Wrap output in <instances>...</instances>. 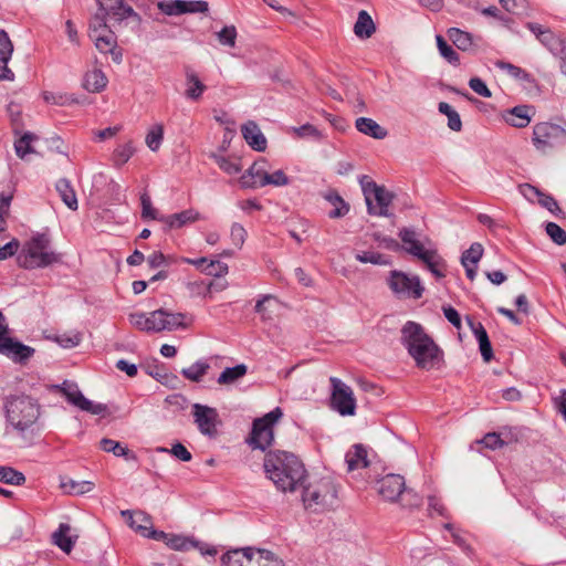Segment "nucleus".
Masks as SVG:
<instances>
[{"label":"nucleus","instance_id":"f257e3e1","mask_svg":"<svg viewBox=\"0 0 566 566\" xmlns=\"http://www.w3.org/2000/svg\"><path fill=\"white\" fill-rule=\"evenodd\" d=\"M266 476L282 492H294L307 478L303 462L293 453L269 451L263 463Z\"/></svg>","mask_w":566,"mask_h":566},{"label":"nucleus","instance_id":"f03ea898","mask_svg":"<svg viewBox=\"0 0 566 566\" xmlns=\"http://www.w3.org/2000/svg\"><path fill=\"white\" fill-rule=\"evenodd\" d=\"M345 461L348 471L366 468V481L370 489L374 490L384 500H387V491L389 490V473L385 462L380 460L368 459V453L363 444H354L346 452Z\"/></svg>","mask_w":566,"mask_h":566},{"label":"nucleus","instance_id":"7ed1b4c3","mask_svg":"<svg viewBox=\"0 0 566 566\" xmlns=\"http://www.w3.org/2000/svg\"><path fill=\"white\" fill-rule=\"evenodd\" d=\"M400 243L391 239V249L403 252L420 260L426 268L438 279L446 276V261L436 249H427L420 241L419 233L410 228H402L398 232Z\"/></svg>","mask_w":566,"mask_h":566},{"label":"nucleus","instance_id":"20e7f679","mask_svg":"<svg viewBox=\"0 0 566 566\" xmlns=\"http://www.w3.org/2000/svg\"><path fill=\"white\" fill-rule=\"evenodd\" d=\"M4 410L7 421L19 432L31 429L41 415L38 400L24 394L6 397Z\"/></svg>","mask_w":566,"mask_h":566},{"label":"nucleus","instance_id":"39448f33","mask_svg":"<svg viewBox=\"0 0 566 566\" xmlns=\"http://www.w3.org/2000/svg\"><path fill=\"white\" fill-rule=\"evenodd\" d=\"M51 240L44 233L32 237L18 255L20 268L32 270L60 263L62 256L50 249Z\"/></svg>","mask_w":566,"mask_h":566},{"label":"nucleus","instance_id":"423d86ee","mask_svg":"<svg viewBox=\"0 0 566 566\" xmlns=\"http://www.w3.org/2000/svg\"><path fill=\"white\" fill-rule=\"evenodd\" d=\"M302 501L306 510L323 512L334 506L337 499V490L329 476L315 478L303 484Z\"/></svg>","mask_w":566,"mask_h":566},{"label":"nucleus","instance_id":"0eeeda50","mask_svg":"<svg viewBox=\"0 0 566 566\" xmlns=\"http://www.w3.org/2000/svg\"><path fill=\"white\" fill-rule=\"evenodd\" d=\"M222 566H284L283 560L265 549L234 548L221 557Z\"/></svg>","mask_w":566,"mask_h":566},{"label":"nucleus","instance_id":"6e6552de","mask_svg":"<svg viewBox=\"0 0 566 566\" xmlns=\"http://www.w3.org/2000/svg\"><path fill=\"white\" fill-rule=\"evenodd\" d=\"M532 144L542 155L566 146V128L549 122L536 123L533 126Z\"/></svg>","mask_w":566,"mask_h":566},{"label":"nucleus","instance_id":"1a4fd4ad","mask_svg":"<svg viewBox=\"0 0 566 566\" xmlns=\"http://www.w3.org/2000/svg\"><path fill=\"white\" fill-rule=\"evenodd\" d=\"M283 416V411L280 407L274 408L261 418L253 421L252 430L247 439V442L253 449H260L264 451L270 447L274 439L273 426Z\"/></svg>","mask_w":566,"mask_h":566},{"label":"nucleus","instance_id":"9d476101","mask_svg":"<svg viewBox=\"0 0 566 566\" xmlns=\"http://www.w3.org/2000/svg\"><path fill=\"white\" fill-rule=\"evenodd\" d=\"M391 292L400 300H418L422 296L424 287L418 275H410L402 271L391 270Z\"/></svg>","mask_w":566,"mask_h":566},{"label":"nucleus","instance_id":"9b49d317","mask_svg":"<svg viewBox=\"0 0 566 566\" xmlns=\"http://www.w3.org/2000/svg\"><path fill=\"white\" fill-rule=\"evenodd\" d=\"M360 184L369 214L387 216L389 198L385 188L378 186L368 176H363Z\"/></svg>","mask_w":566,"mask_h":566},{"label":"nucleus","instance_id":"f8f14e48","mask_svg":"<svg viewBox=\"0 0 566 566\" xmlns=\"http://www.w3.org/2000/svg\"><path fill=\"white\" fill-rule=\"evenodd\" d=\"M332 395L331 408L340 416H354L356 412V399L353 389L336 377H331Z\"/></svg>","mask_w":566,"mask_h":566},{"label":"nucleus","instance_id":"ddd939ff","mask_svg":"<svg viewBox=\"0 0 566 566\" xmlns=\"http://www.w3.org/2000/svg\"><path fill=\"white\" fill-rule=\"evenodd\" d=\"M421 502L422 497L406 485L402 475L391 473V504H397L400 509L411 511L418 509Z\"/></svg>","mask_w":566,"mask_h":566},{"label":"nucleus","instance_id":"4468645a","mask_svg":"<svg viewBox=\"0 0 566 566\" xmlns=\"http://www.w3.org/2000/svg\"><path fill=\"white\" fill-rule=\"evenodd\" d=\"M526 28L535 35L542 45H544L554 55L560 59L566 53V34L555 33L549 28L539 23L527 22Z\"/></svg>","mask_w":566,"mask_h":566},{"label":"nucleus","instance_id":"2eb2a0df","mask_svg":"<svg viewBox=\"0 0 566 566\" xmlns=\"http://www.w3.org/2000/svg\"><path fill=\"white\" fill-rule=\"evenodd\" d=\"M408 354L415 360L416 366L424 370L439 368L443 361V353L434 340L429 342V344H421L413 348V350H408Z\"/></svg>","mask_w":566,"mask_h":566},{"label":"nucleus","instance_id":"dca6fc26","mask_svg":"<svg viewBox=\"0 0 566 566\" xmlns=\"http://www.w3.org/2000/svg\"><path fill=\"white\" fill-rule=\"evenodd\" d=\"M192 416L195 423L203 436L209 438L217 437V426L220 423L217 409L206 405L195 403L192 406Z\"/></svg>","mask_w":566,"mask_h":566},{"label":"nucleus","instance_id":"f3484780","mask_svg":"<svg viewBox=\"0 0 566 566\" xmlns=\"http://www.w3.org/2000/svg\"><path fill=\"white\" fill-rule=\"evenodd\" d=\"M34 348L10 337L9 334L0 339V354L9 357L14 363L25 364L34 355Z\"/></svg>","mask_w":566,"mask_h":566},{"label":"nucleus","instance_id":"a211bd4d","mask_svg":"<svg viewBox=\"0 0 566 566\" xmlns=\"http://www.w3.org/2000/svg\"><path fill=\"white\" fill-rule=\"evenodd\" d=\"M432 340V337L426 333L422 325L413 321H408L401 328V342L407 350H413V348L421 344H429Z\"/></svg>","mask_w":566,"mask_h":566},{"label":"nucleus","instance_id":"6ab92c4d","mask_svg":"<svg viewBox=\"0 0 566 566\" xmlns=\"http://www.w3.org/2000/svg\"><path fill=\"white\" fill-rule=\"evenodd\" d=\"M99 11L104 14L114 18L116 21H123L129 17L139 18L132 6L127 4L125 0H96Z\"/></svg>","mask_w":566,"mask_h":566},{"label":"nucleus","instance_id":"aec40b11","mask_svg":"<svg viewBox=\"0 0 566 566\" xmlns=\"http://www.w3.org/2000/svg\"><path fill=\"white\" fill-rule=\"evenodd\" d=\"M266 170V160L261 158L255 160L252 166L241 177V184L245 188H258L266 186L265 177H269Z\"/></svg>","mask_w":566,"mask_h":566},{"label":"nucleus","instance_id":"412c9836","mask_svg":"<svg viewBox=\"0 0 566 566\" xmlns=\"http://www.w3.org/2000/svg\"><path fill=\"white\" fill-rule=\"evenodd\" d=\"M13 52V44L4 30H0V80L13 81L14 73L8 67Z\"/></svg>","mask_w":566,"mask_h":566},{"label":"nucleus","instance_id":"4be33fe9","mask_svg":"<svg viewBox=\"0 0 566 566\" xmlns=\"http://www.w3.org/2000/svg\"><path fill=\"white\" fill-rule=\"evenodd\" d=\"M534 115L535 109L533 106L518 105L507 111L504 118L509 125L516 128H524L528 126Z\"/></svg>","mask_w":566,"mask_h":566},{"label":"nucleus","instance_id":"5701e85b","mask_svg":"<svg viewBox=\"0 0 566 566\" xmlns=\"http://www.w3.org/2000/svg\"><path fill=\"white\" fill-rule=\"evenodd\" d=\"M242 136L247 144L256 151L266 149V138L255 122L249 120L241 128Z\"/></svg>","mask_w":566,"mask_h":566},{"label":"nucleus","instance_id":"b1692460","mask_svg":"<svg viewBox=\"0 0 566 566\" xmlns=\"http://www.w3.org/2000/svg\"><path fill=\"white\" fill-rule=\"evenodd\" d=\"M184 70L187 86L185 95L189 99L198 101L202 96L207 86L200 81L197 73L190 66L187 65Z\"/></svg>","mask_w":566,"mask_h":566},{"label":"nucleus","instance_id":"393cba45","mask_svg":"<svg viewBox=\"0 0 566 566\" xmlns=\"http://www.w3.org/2000/svg\"><path fill=\"white\" fill-rule=\"evenodd\" d=\"M200 219V213L193 209L184 210L179 213H174L160 218V222L167 226V230L178 229L187 223L195 222Z\"/></svg>","mask_w":566,"mask_h":566},{"label":"nucleus","instance_id":"a878e982","mask_svg":"<svg viewBox=\"0 0 566 566\" xmlns=\"http://www.w3.org/2000/svg\"><path fill=\"white\" fill-rule=\"evenodd\" d=\"M524 195L532 199L535 197L538 201V203L546 208L549 212L557 216L558 213H562V209L559 208L557 201L551 196L546 195L542 191H539L536 187L531 185L524 186Z\"/></svg>","mask_w":566,"mask_h":566},{"label":"nucleus","instance_id":"bb28decb","mask_svg":"<svg viewBox=\"0 0 566 566\" xmlns=\"http://www.w3.org/2000/svg\"><path fill=\"white\" fill-rule=\"evenodd\" d=\"M376 32V25L374 23L370 14L360 10L358 12L357 20L354 24V33L358 39L366 40L371 38V35Z\"/></svg>","mask_w":566,"mask_h":566},{"label":"nucleus","instance_id":"cd10ccee","mask_svg":"<svg viewBox=\"0 0 566 566\" xmlns=\"http://www.w3.org/2000/svg\"><path fill=\"white\" fill-rule=\"evenodd\" d=\"M70 531L71 526L69 524L61 523L57 530L52 534V543L66 554L72 552L77 539V536L73 538L67 535Z\"/></svg>","mask_w":566,"mask_h":566},{"label":"nucleus","instance_id":"c85d7f7f","mask_svg":"<svg viewBox=\"0 0 566 566\" xmlns=\"http://www.w3.org/2000/svg\"><path fill=\"white\" fill-rule=\"evenodd\" d=\"M355 127L359 133L375 139H384L388 134L385 127L368 117H358L355 122Z\"/></svg>","mask_w":566,"mask_h":566},{"label":"nucleus","instance_id":"c756f323","mask_svg":"<svg viewBox=\"0 0 566 566\" xmlns=\"http://www.w3.org/2000/svg\"><path fill=\"white\" fill-rule=\"evenodd\" d=\"M324 199L334 208L328 212L331 219H339L345 217L349 211V205L335 190H328L324 195Z\"/></svg>","mask_w":566,"mask_h":566},{"label":"nucleus","instance_id":"7c9ffc66","mask_svg":"<svg viewBox=\"0 0 566 566\" xmlns=\"http://www.w3.org/2000/svg\"><path fill=\"white\" fill-rule=\"evenodd\" d=\"M107 77L101 70L86 72L83 80V87L91 93L102 92L107 85Z\"/></svg>","mask_w":566,"mask_h":566},{"label":"nucleus","instance_id":"2f4dec72","mask_svg":"<svg viewBox=\"0 0 566 566\" xmlns=\"http://www.w3.org/2000/svg\"><path fill=\"white\" fill-rule=\"evenodd\" d=\"M55 188L66 207L74 211L77 210L78 202L71 181L66 178H61L57 180Z\"/></svg>","mask_w":566,"mask_h":566},{"label":"nucleus","instance_id":"473e14b6","mask_svg":"<svg viewBox=\"0 0 566 566\" xmlns=\"http://www.w3.org/2000/svg\"><path fill=\"white\" fill-rule=\"evenodd\" d=\"M61 489L66 494L83 495L93 491L95 483L92 481H75L71 478L61 479Z\"/></svg>","mask_w":566,"mask_h":566},{"label":"nucleus","instance_id":"72a5a7b5","mask_svg":"<svg viewBox=\"0 0 566 566\" xmlns=\"http://www.w3.org/2000/svg\"><path fill=\"white\" fill-rule=\"evenodd\" d=\"M136 516L138 517V520L142 523H144V524H139L136 526L137 531H140L142 534L148 538H153L156 541H163L167 544L170 534L165 533L164 531L151 530L150 528L151 521H150V517L146 513L138 512V513H136Z\"/></svg>","mask_w":566,"mask_h":566},{"label":"nucleus","instance_id":"f704fd0d","mask_svg":"<svg viewBox=\"0 0 566 566\" xmlns=\"http://www.w3.org/2000/svg\"><path fill=\"white\" fill-rule=\"evenodd\" d=\"M52 389L62 392L66 400L77 408H80V405H82L81 398H85L78 390L77 385L67 380H64L61 385H53Z\"/></svg>","mask_w":566,"mask_h":566},{"label":"nucleus","instance_id":"c9c22d12","mask_svg":"<svg viewBox=\"0 0 566 566\" xmlns=\"http://www.w3.org/2000/svg\"><path fill=\"white\" fill-rule=\"evenodd\" d=\"M248 373V367L244 364H239L234 367H227L218 377L219 385H231L240 378L244 377Z\"/></svg>","mask_w":566,"mask_h":566},{"label":"nucleus","instance_id":"e433bc0d","mask_svg":"<svg viewBox=\"0 0 566 566\" xmlns=\"http://www.w3.org/2000/svg\"><path fill=\"white\" fill-rule=\"evenodd\" d=\"M38 140V136L33 133L25 132L19 139L14 142V150L19 158L24 159L27 155L34 154L32 142Z\"/></svg>","mask_w":566,"mask_h":566},{"label":"nucleus","instance_id":"4c0bfd02","mask_svg":"<svg viewBox=\"0 0 566 566\" xmlns=\"http://www.w3.org/2000/svg\"><path fill=\"white\" fill-rule=\"evenodd\" d=\"M199 542L195 541L192 537L178 535V534H170L167 546L175 551H181L186 552L192 548L199 547Z\"/></svg>","mask_w":566,"mask_h":566},{"label":"nucleus","instance_id":"58836bf2","mask_svg":"<svg viewBox=\"0 0 566 566\" xmlns=\"http://www.w3.org/2000/svg\"><path fill=\"white\" fill-rule=\"evenodd\" d=\"M91 38L94 40L95 46L101 53H108V51L117 44L116 36L112 30L98 34H91Z\"/></svg>","mask_w":566,"mask_h":566},{"label":"nucleus","instance_id":"ea45409f","mask_svg":"<svg viewBox=\"0 0 566 566\" xmlns=\"http://www.w3.org/2000/svg\"><path fill=\"white\" fill-rule=\"evenodd\" d=\"M210 365L207 361L198 360L188 368L181 370V375L191 381L199 382L208 373Z\"/></svg>","mask_w":566,"mask_h":566},{"label":"nucleus","instance_id":"a19ab883","mask_svg":"<svg viewBox=\"0 0 566 566\" xmlns=\"http://www.w3.org/2000/svg\"><path fill=\"white\" fill-rule=\"evenodd\" d=\"M438 109L441 114L448 117V127L453 132H460L462 128V122L459 113L448 103L440 102Z\"/></svg>","mask_w":566,"mask_h":566},{"label":"nucleus","instance_id":"79ce46f5","mask_svg":"<svg viewBox=\"0 0 566 566\" xmlns=\"http://www.w3.org/2000/svg\"><path fill=\"white\" fill-rule=\"evenodd\" d=\"M0 482L22 485L25 482V476L22 472L6 465H0Z\"/></svg>","mask_w":566,"mask_h":566},{"label":"nucleus","instance_id":"37998d69","mask_svg":"<svg viewBox=\"0 0 566 566\" xmlns=\"http://www.w3.org/2000/svg\"><path fill=\"white\" fill-rule=\"evenodd\" d=\"M448 36L459 50L467 51L472 45L471 35L458 28L449 29Z\"/></svg>","mask_w":566,"mask_h":566},{"label":"nucleus","instance_id":"c03bdc74","mask_svg":"<svg viewBox=\"0 0 566 566\" xmlns=\"http://www.w3.org/2000/svg\"><path fill=\"white\" fill-rule=\"evenodd\" d=\"M188 316L184 313H171L165 310V315H163L166 331H175L178 328H186L188 323H186V318Z\"/></svg>","mask_w":566,"mask_h":566},{"label":"nucleus","instance_id":"a18cd8bd","mask_svg":"<svg viewBox=\"0 0 566 566\" xmlns=\"http://www.w3.org/2000/svg\"><path fill=\"white\" fill-rule=\"evenodd\" d=\"M135 147L132 142L119 145L113 153L114 165L120 167L125 165L134 155Z\"/></svg>","mask_w":566,"mask_h":566},{"label":"nucleus","instance_id":"49530a36","mask_svg":"<svg viewBox=\"0 0 566 566\" xmlns=\"http://www.w3.org/2000/svg\"><path fill=\"white\" fill-rule=\"evenodd\" d=\"M140 206H142V219L143 220H158L164 216H160L158 210L154 208L151 203L150 196L145 191L140 195Z\"/></svg>","mask_w":566,"mask_h":566},{"label":"nucleus","instance_id":"de8ad7c7","mask_svg":"<svg viewBox=\"0 0 566 566\" xmlns=\"http://www.w3.org/2000/svg\"><path fill=\"white\" fill-rule=\"evenodd\" d=\"M483 255V247L481 243H472L471 247L462 253L461 263L476 265Z\"/></svg>","mask_w":566,"mask_h":566},{"label":"nucleus","instance_id":"09e8293b","mask_svg":"<svg viewBox=\"0 0 566 566\" xmlns=\"http://www.w3.org/2000/svg\"><path fill=\"white\" fill-rule=\"evenodd\" d=\"M356 259L361 263H371L375 265H385L388 263L386 254L379 253L371 249L358 252L356 254Z\"/></svg>","mask_w":566,"mask_h":566},{"label":"nucleus","instance_id":"8fccbe9b","mask_svg":"<svg viewBox=\"0 0 566 566\" xmlns=\"http://www.w3.org/2000/svg\"><path fill=\"white\" fill-rule=\"evenodd\" d=\"M163 138L164 127L160 124H156L150 128V130L146 135L145 142L150 150L156 151L159 149Z\"/></svg>","mask_w":566,"mask_h":566},{"label":"nucleus","instance_id":"3c124183","mask_svg":"<svg viewBox=\"0 0 566 566\" xmlns=\"http://www.w3.org/2000/svg\"><path fill=\"white\" fill-rule=\"evenodd\" d=\"M186 0H166L158 3V8L167 15H179L185 13Z\"/></svg>","mask_w":566,"mask_h":566},{"label":"nucleus","instance_id":"603ef678","mask_svg":"<svg viewBox=\"0 0 566 566\" xmlns=\"http://www.w3.org/2000/svg\"><path fill=\"white\" fill-rule=\"evenodd\" d=\"M101 449L105 452H112L116 457H126L128 458L130 451L123 447L119 442L104 438L99 442Z\"/></svg>","mask_w":566,"mask_h":566},{"label":"nucleus","instance_id":"864d4df0","mask_svg":"<svg viewBox=\"0 0 566 566\" xmlns=\"http://www.w3.org/2000/svg\"><path fill=\"white\" fill-rule=\"evenodd\" d=\"M437 46L440 52V54L452 64L459 63V55L458 53L452 49L451 45L448 44V42L444 40L443 36L437 35Z\"/></svg>","mask_w":566,"mask_h":566},{"label":"nucleus","instance_id":"5fc2aeb1","mask_svg":"<svg viewBox=\"0 0 566 566\" xmlns=\"http://www.w3.org/2000/svg\"><path fill=\"white\" fill-rule=\"evenodd\" d=\"M217 38L222 45L233 48L235 45L237 29L234 25H227L217 33Z\"/></svg>","mask_w":566,"mask_h":566},{"label":"nucleus","instance_id":"6e6d98bb","mask_svg":"<svg viewBox=\"0 0 566 566\" xmlns=\"http://www.w3.org/2000/svg\"><path fill=\"white\" fill-rule=\"evenodd\" d=\"M106 14L98 10V12L90 21V35L98 34L109 30L106 24Z\"/></svg>","mask_w":566,"mask_h":566},{"label":"nucleus","instance_id":"4d7b16f0","mask_svg":"<svg viewBox=\"0 0 566 566\" xmlns=\"http://www.w3.org/2000/svg\"><path fill=\"white\" fill-rule=\"evenodd\" d=\"M546 233L549 238L558 245L566 243V232L555 222H548L546 224Z\"/></svg>","mask_w":566,"mask_h":566},{"label":"nucleus","instance_id":"13d9d810","mask_svg":"<svg viewBox=\"0 0 566 566\" xmlns=\"http://www.w3.org/2000/svg\"><path fill=\"white\" fill-rule=\"evenodd\" d=\"M163 315H165L164 308L153 311L149 314L148 319L150 322V333H159L166 331L165 327H163V325H165Z\"/></svg>","mask_w":566,"mask_h":566},{"label":"nucleus","instance_id":"bf43d9fd","mask_svg":"<svg viewBox=\"0 0 566 566\" xmlns=\"http://www.w3.org/2000/svg\"><path fill=\"white\" fill-rule=\"evenodd\" d=\"M130 324L142 332L150 333V322L145 313H133L129 315Z\"/></svg>","mask_w":566,"mask_h":566},{"label":"nucleus","instance_id":"052dcab7","mask_svg":"<svg viewBox=\"0 0 566 566\" xmlns=\"http://www.w3.org/2000/svg\"><path fill=\"white\" fill-rule=\"evenodd\" d=\"M216 163L219 168L222 169L228 175H235L240 172L241 167L238 163L230 160L223 156H214Z\"/></svg>","mask_w":566,"mask_h":566},{"label":"nucleus","instance_id":"680f3d73","mask_svg":"<svg viewBox=\"0 0 566 566\" xmlns=\"http://www.w3.org/2000/svg\"><path fill=\"white\" fill-rule=\"evenodd\" d=\"M478 444H484L485 448L495 450L502 448L505 442L501 439L500 434L496 432L486 433L482 440L476 441Z\"/></svg>","mask_w":566,"mask_h":566},{"label":"nucleus","instance_id":"e2e57ef3","mask_svg":"<svg viewBox=\"0 0 566 566\" xmlns=\"http://www.w3.org/2000/svg\"><path fill=\"white\" fill-rule=\"evenodd\" d=\"M228 265L220 261H210L207 266L203 269V271L208 275H212L216 277H221L228 273Z\"/></svg>","mask_w":566,"mask_h":566},{"label":"nucleus","instance_id":"0e129e2a","mask_svg":"<svg viewBox=\"0 0 566 566\" xmlns=\"http://www.w3.org/2000/svg\"><path fill=\"white\" fill-rule=\"evenodd\" d=\"M230 237L233 244L238 248H241L245 241L247 231L242 224L235 222L231 227Z\"/></svg>","mask_w":566,"mask_h":566},{"label":"nucleus","instance_id":"69168bd1","mask_svg":"<svg viewBox=\"0 0 566 566\" xmlns=\"http://www.w3.org/2000/svg\"><path fill=\"white\" fill-rule=\"evenodd\" d=\"M81 401L80 409L92 415H103L107 410V406L104 403H94L87 398H81Z\"/></svg>","mask_w":566,"mask_h":566},{"label":"nucleus","instance_id":"338daca9","mask_svg":"<svg viewBox=\"0 0 566 566\" xmlns=\"http://www.w3.org/2000/svg\"><path fill=\"white\" fill-rule=\"evenodd\" d=\"M265 182L275 187L286 186L290 184V178L281 169L272 172L269 177H265Z\"/></svg>","mask_w":566,"mask_h":566},{"label":"nucleus","instance_id":"774afa93","mask_svg":"<svg viewBox=\"0 0 566 566\" xmlns=\"http://www.w3.org/2000/svg\"><path fill=\"white\" fill-rule=\"evenodd\" d=\"M469 86L473 92H475L478 95L482 97L490 98L492 96V93L486 86V84L479 77H472L469 81Z\"/></svg>","mask_w":566,"mask_h":566}]
</instances>
